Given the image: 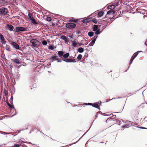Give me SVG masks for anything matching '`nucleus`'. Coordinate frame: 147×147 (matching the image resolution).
<instances>
[{
	"label": "nucleus",
	"instance_id": "obj_1",
	"mask_svg": "<svg viewBox=\"0 0 147 147\" xmlns=\"http://www.w3.org/2000/svg\"><path fill=\"white\" fill-rule=\"evenodd\" d=\"M30 42L32 44V46L35 47H38L39 46L40 42L38 40L36 39L30 40Z\"/></svg>",
	"mask_w": 147,
	"mask_h": 147
},
{
	"label": "nucleus",
	"instance_id": "obj_2",
	"mask_svg": "<svg viewBox=\"0 0 147 147\" xmlns=\"http://www.w3.org/2000/svg\"><path fill=\"white\" fill-rule=\"evenodd\" d=\"M8 12L7 9L5 7H1L0 8V14L1 16L6 15Z\"/></svg>",
	"mask_w": 147,
	"mask_h": 147
},
{
	"label": "nucleus",
	"instance_id": "obj_3",
	"mask_svg": "<svg viewBox=\"0 0 147 147\" xmlns=\"http://www.w3.org/2000/svg\"><path fill=\"white\" fill-rule=\"evenodd\" d=\"M28 30V28H27L18 26L16 28V32H18L21 31L23 32L27 31Z\"/></svg>",
	"mask_w": 147,
	"mask_h": 147
},
{
	"label": "nucleus",
	"instance_id": "obj_4",
	"mask_svg": "<svg viewBox=\"0 0 147 147\" xmlns=\"http://www.w3.org/2000/svg\"><path fill=\"white\" fill-rule=\"evenodd\" d=\"M28 16L29 19L31 21L32 23L34 24H38V23L36 22L35 19L32 16V14L30 13H29L28 14Z\"/></svg>",
	"mask_w": 147,
	"mask_h": 147
},
{
	"label": "nucleus",
	"instance_id": "obj_5",
	"mask_svg": "<svg viewBox=\"0 0 147 147\" xmlns=\"http://www.w3.org/2000/svg\"><path fill=\"white\" fill-rule=\"evenodd\" d=\"M65 26L66 28L71 29L74 28L76 26V25L73 23H69L67 24Z\"/></svg>",
	"mask_w": 147,
	"mask_h": 147
},
{
	"label": "nucleus",
	"instance_id": "obj_6",
	"mask_svg": "<svg viewBox=\"0 0 147 147\" xmlns=\"http://www.w3.org/2000/svg\"><path fill=\"white\" fill-rule=\"evenodd\" d=\"M12 47L17 49H19V46L17 43L15 42H11V43Z\"/></svg>",
	"mask_w": 147,
	"mask_h": 147
},
{
	"label": "nucleus",
	"instance_id": "obj_7",
	"mask_svg": "<svg viewBox=\"0 0 147 147\" xmlns=\"http://www.w3.org/2000/svg\"><path fill=\"white\" fill-rule=\"evenodd\" d=\"M5 28L6 29H8L10 31H12L13 30V26L9 24H7L5 26Z\"/></svg>",
	"mask_w": 147,
	"mask_h": 147
},
{
	"label": "nucleus",
	"instance_id": "obj_8",
	"mask_svg": "<svg viewBox=\"0 0 147 147\" xmlns=\"http://www.w3.org/2000/svg\"><path fill=\"white\" fill-rule=\"evenodd\" d=\"M57 56H56V54H54L53 56L49 58L50 60L52 61V62H53L55 60H57Z\"/></svg>",
	"mask_w": 147,
	"mask_h": 147
},
{
	"label": "nucleus",
	"instance_id": "obj_9",
	"mask_svg": "<svg viewBox=\"0 0 147 147\" xmlns=\"http://www.w3.org/2000/svg\"><path fill=\"white\" fill-rule=\"evenodd\" d=\"M11 61L12 62L17 64H19L21 63L20 62V60L18 59H11Z\"/></svg>",
	"mask_w": 147,
	"mask_h": 147
},
{
	"label": "nucleus",
	"instance_id": "obj_10",
	"mask_svg": "<svg viewBox=\"0 0 147 147\" xmlns=\"http://www.w3.org/2000/svg\"><path fill=\"white\" fill-rule=\"evenodd\" d=\"M61 38L62 39L64 40L65 42H69V40L66 38V37L63 35L61 36Z\"/></svg>",
	"mask_w": 147,
	"mask_h": 147
},
{
	"label": "nucleus",
	"instance_id": "obj_11",
	"mask_svg": "<svg viewBox=\"0 0 147 147\" xmlns=\"http://www.w3.org/2000/svg\"><path fill=\"white\" fill-rule=\"evenodd\" d=\"M104 13V12L102 11H99L98 12V15L97 16L99 18L102 16L103 15Z\"/></svg>",
	"mask_w": 147,
	"mask_h": 147
},
{
	"label": "nucleus",
	"instance_id": "obj_12",
	"mask_svg": "<svg viewBox=\"0 0 147 147\" xmlns=\"http://www.w3.org/2000/svg\"><path fill=\"white\" fill-rule=\"evenodd\" d=\"M93 107H95L96 108H97L99 110L100 109V108L99 106L98 105V103L96 102L94 104H93V106H92Z\"/></svg>",
	"mask_w": 147,
	"mask_h": 147
},
{
	"label": "nucleus",
	"instance_id": "obj_13",
	"mask_svg": "<svg viewBox=\"0 0 147 147\" xmlns=\"http://www.w3.org/2000/svg\"><path fill=\"white\" fill-rule=\"evenodd\" d=\"M0 38L2 42L3 43H5V38L2 35L1 33H0Z\"/></svg>",
	"mask_w": 147,
	"mask_h": 147
},
{
	"label": "nucleus",
	"instance_id": "obj_14",
	"mask_svg": "<svg viewBox=\"0 0 147 147\" xmlns=\"http://www.w3.org/2000/svg\"><path fill=\"white\" fill-rule=\"evenodd\" d=\"M141 52V51H138L136 53H135L133 55V56L131 58H134V59L138 55L139 53Z\"/></svg>",
	"mask_w": 147,
	"mask_h": 147
},
{
	"label": "nucleus",
	"instance_id": "obj_15",
	"mask_svg": "<svg viewBox=\"0 0 147 147\" xmlns=\"http://www.w3.org/2000/svg\"><path fill=\"white\" fill-rule=\"evenodd\" d=\"M64 52L62 51H59L58 53V55L60 57H61L63 55Z\"/></svg>",
	"mask_w": 147,
	"mask_h": 147
},
{
	"label": "nucleus",
	"instance_id": "obj_16",
	"mask_svg": "<svg viewBox=\"0 0 147 147\" xmlns=\"http://www.w3.org/2000/svg\"><path fill=\"white\" fill-rule=\"evenodd\" d=\"M114 11L111 10L107 12V14L109 15H113L114 14Z\"/></svg>",
	"mask_w": 147,
	"mask_h": 147
},
{
	"label": "nucleus",
	"instance_id": "obj_17",
	"mask_svg": "<svg viewBox=\"0 0 147 147\" xmlns=\"http://www.w3.org/2000/svg\"><path fill=\"white\" fill-rule=\"evenodd\" d=\"M98 26L96 25H94L92 28L93 30V31H95L96 30H97L98 29Z\"/></svg>",
	"mask_w": 147,
	"mask_h": 147
},
{
	"label": "nucleus",
	"instance_id": "obj_18",
	"mask_svg": "<svg viewBox=\"0 0 147 147\" xmlns=\"http://www.w3.org/2000/svg\"><path fill=\"white\" fill-rule=\"evenodd\" d=\"M131 125H132L131 124H127L125 125H123L122 126V127H123V128L125 127L126 128H127L130 127Z\"/></svg>",
	"mask_w": 147,
	"mask_h": 147
},
{
	"label": "nucleus",
	"instance_id": "obj_19",
	"mask_svg": "<svg viewBox=\"0 0 147 147\" xmlns=\"http://www.w3.org/2000/svg\"><path fill=\"white\" fill-rule=\"evenodd\" d=\"M90 21L89 18H86L84 20L82 21V22L84 23H88Z\"/></svg>",
	"mask_w": 147,
	"mask_h": 147
},
{
	"label": "nucleus",
	"instance_id": "obj_20",
	"mask_svg": "<svg viewBox=\"0 0 147 147\" xmlns=\"http://www.w3.org/2000/svg\"><path fill=\"white\" fill-rule=\"evenodd\" d=\"M63 60L66 62H72V61H71L72 60L71 59H63Z\"/></svg>",
	"mask_w": 147,
	"mask_h": 147
},
{
	"label": "nucleus",
	"instance_id": "obj_21",
	"mask_svg": "<svg viewBox=\"0 0 147 147\" xmlns=\"http://www.w3.org/2000/svg\"><path fill=\"white\" fill-rule=\"evenodd\" d=\"M115 6L114 5H109L108 7L109 8L111 9H113L115 8Z\"/></svg>",
	"mask_w": 147,
	"mask_h": 147
},
{
	"label": "nucleus",
	"instance_id": "obj_22",
	"mask_svg": "<svg viewBox=\"0 0 147 147\" xmlns=\"http://www.w3.org/2000/svg\"><path fill=\"white\" fill-rule=\"evenodd\" d=\"M94 32V33L96 35H99L100 33V30L98 29Z\"/></svg>",
	"mask_w": 147,
	"mask_h": 147
},
{
	"label": "nucleus",
	"instance_id": "obj_23",
	"mask_svg": "<svg viewBox=\"0 0 147 147\" xmlns=\"http://www.w3.org/2000/svg\"><path fill=\"white\" fill-rule=\"evenodd\" d=\"M78 51L80 53H82L84 51L82 47H80L78 49Z\"/></svg>",
	"mask_w": 147,
	"mask_h": 147
},
{
	"label": "nucleus",
	"instance_id": "obj_24",
	"mask_svg": "<svg viewBox=\"0 0 147 147\" xmlns=\"http://www.w3.org/2000/svg\"><path fill=\"white\" fill-rule=\"evenodd\" d=\"M94 32H88V34L89 37H92L94 35Z\"/></svg>",
	"mask_w": 147,
	"mask_h": 147
},
{
	"label": "nucleus",
	"instance_id": "obj_25",
	"mask_svg": "<svg viewBox=\"0 0 147 147\" xmlns=\"http://www.w3.org/2000/svg\"><path fill=\"white\" fill-rule=\"evenodd\" d=\"M55 48V47L51 45L49 46V49L51 50H53Z\"/></svg>",
	"mask_w": 147,
	"mask_h": 147
},
{
	"label": "nucleus",
	"instance_id": "obj_26",
	"mask_svg": "<svg viewBox=\"0 0 147 147\" xmlns=\"http://www.w3.org/2000/svg\"><path fill=\"white\" fill-rule=\"evenodd\" d=\"M69 53H67L65 54L64 55H63V57L65 58H67L69 56Z\"/></svg>",
	"mask_w": 147,
	"mask_h": 147
},
{
	"label": "nucleus",
	"instance_id": "obj_27",
	"mask_svg": "<svg viewBox=\"0 0 147 147\" xmlns=\"http://www.w3.org/2000/svg\"><path fill=\"white\" fill-rule=\"evenodd\" d=\"M77 45V43L76 41L72 42V45L74 47H77L76 46Z\"/></svg>",
	"mask_w": 147,
	"mask_h": 147
},
{
	"label": "nucleus",
	"instance_id": "obj_28",
	"mask_svg": "<svg viewBox=\"0 0 147 147\" xmlns=\"http://www.w3.org/2000/svg\"><path fill=\"white\" fill-rule=\"evenodd\" d=\"M7 104L8 105V106L11 109H14V107L13 106L11 105L10 104H9V103L7 102Z\"/></svg>",
	"mask_w": 147,
	"mask_h": 147
},
{
	"label": "nucleus",
	"instance_id": "obj_29",
	"mask_svg": "<svg viewBox=\"0 0 147 147\" xmlns=\"http://www.w3.org/2000/svg\"><path fill=\"white\" fill-rule=\"evenodd\" d=\"M82 57V55L81 54H80L78 56L77 58L78 59L80 60H81V59Z\"/></svg>",
	"mask_w": 147,
	"mask_h": 147
},
{
	"label": "nucleus",
	"instance_id": "obj_30",
	"mask_svg": "<svg viewBox=\"0 0 147 147\" xmlns=\"http://www.w3.org/2000/svg\"><path fill=\"white\" fill-rule=\"evenodd\" d=\"M92 21L95 24H96L97 23V20L94 18L92 19Z\"/></svg>",
	"mask_w": 147,
	"mask_h": 147
},
{
	"label": "nucleus",
	"instance_id": "obj_31",
	"mask_svg": "<svg viewBox=\"0 0 147 147\" xmlns=\"http://www.w3.org/2000/svg\"><path fill=\"white\" fill-rule=\"evenodd\" d=\"M113 117V118H115L116 117V115H113L112 116V117H109V118L107 120H106V122L108 121V120H109V119H112V118Z\"/></svg>",
	"mask_w": 147,
	"mask_h": 147
},
{
	"label": "nucleus",
	"instance_id": "obj_32",
	"mask_svg": "<svg viewBox=\"0 0 147 147\" xmlns=\"http://www.w3.org/2000/svg\"><path fill=\"white\" fill-rule=\"evenodd\" d=\"M134 58H132L131 57V59H130V63H129V67H128V69L130 67V65L131 64V63H132V61H133L134 60Z\"/></svg>",
	"mask_w": 147,
	"mask_h": 147
},
{
	"label": "nucleus",
	"instance_id": "obj_33",
	"mask_svg": "<svg viewBox=\"0 0 147 147\" xmlns=\"http://www.w3.org/2000/svg\"><path fill=\"white\" fill-rule=\"evenodd\" d=\"M42 44L44 45H46L47 44V42L45 40L43 41L42 42Z\"/></svg>",
	"mask_w": 147,
	"mask_h": 147
},
{
	"label": "nucleus",
	"instance_id": "obj_34",
	"mask_svg": "<svg viewBox=\"0 0 147 147\" xmlns=\"http://www.w3.org/2000/svg\"><path fill=\"white\" fill-rule=\"evenodd\" d=\"M47 20L48 22H50L51 20V18L50 17H48L47 18Z\"/></svg>",
	"mask_w": 147,
	"mask_h": 147
},
{
	"label": "nucleus",
	"instance_id": "obj_35",
	"mask_svg": "<svg viewBox=\"0 0 147 147\" xmlns=\"http://www.w3.org/2000/svg\"><path fill=\"white\" fill-rule=\"evenodd\" d=\"M69 21L71 22H77L76 20H69Z\"/></svg>",
	"mask_w": 147,
	"mask_h": 147
},
{
	"label": "nucleus",
	"instance_id": "obj_36",
	"mask_svg": "<svg viewBox=\"0 0 147 147\" xmlns=\"http://www.w3.org/2000/svg\"><path fill=\"white\" fill-rule=\"evenodd\" d=\"M0 134H4V135H5V134H9L8 133H6V132H3V131H0Z\"/></svg>",
	"mask_w": 147,
	"mask_h": 147
},
{
	"label": "nucleus",
	"instance_id": "obj_37",
	"mask_svg": "<svg viewBox=\"0 0 147 147\" xmlns=\"http://www.w3.org/2000/svg\"><path fill=\"white\" fill-rule=\"evenodd\" d=\"M8 147H20V145L18 144H15L13 146Z\"/></svg>",
	"mask_w": 147,
	"mask_h": 147
},
{
	"label": "nucleus",
	"instance_id": "obj_38",
	"mask_svg": "<svg viewBox=\"0 0 147 147\" xmlns=\"http://www.w3.org/2000/svg\"><path fill=\"white\" fill-rule=\"evenodd\" d=\"M94 45V44L92 43V42H91L89 45L87 46V47H88L89 46H92Z\"/></svg>",
	"mask_w": 147,
	"mask_h": 147
},
{
	"label": "nucleus",
	"instance_id": "obj_39",
	"mask_svg": "<svg viewBox=\"0 0 147 147\" xmlns=\"http://www.w3.org/2000/svg\"><path fill=\"white\" fill-rule=\"evenodd\" d=\"M96 40L95 39H93V40H92L91 42H92V43L94 44Z\"/></svg>",
	"mask_w": 147,
	"mask_h": 147
},
{
	"label": "nucleus",
	"instance_id": "obj_40",
	"mask_svg": "<svg viewBox=\"0 0 147 147\" xmlns=\"http://www.w3.org/2000/svg\"><path fill=\"white\" fill-rule=\"evenodd\" d=\"M62 59H57V62H62V61L63 60Z\"/></svg>",
	"mask_w": 147,
	"mask_h": 147
},
{
	"label": "nucleus",
	"instance_id": "obj_41",
	"mask_svg": "<svg viewBox=\"0 0 147 147\" xmlns=\"http://www.w3.org/2000/svg\"><path fill=\"white\" fill-rule=\"evenodd\" d=\"M13 100V97L12 96H11V97L10 100L11 101V102L12 103V101Z\"/></svg>",
	"mask_w": 147,
	"mask_h": 147
},
{
	"label": "nucleus",
	"instance_id": "obj_42",
	"mask_svg": "<svg viewBox=\"0 0 147 147\" xmlns=\"http://www.w3.org/2000/svg\"><path fill=\"white\" fill-rule=\"evenodd\" d=\"M100 113L99 112H97L96 115L95 116V117H96V118L98 116V114Z\"/></svg>",
	"mask_w": 147,
	"mask_h": 147
},
{
	"label": "nucleus",
	"instance_id": "obj_43",
	"mask_svg": "<svg viewBox=\"0 0 147 147\" xmlns=\"http://www.w3.org/2000/svg\"><path fill=\"white\" fill-rule=\"evenodd\" d=\"M28 129V128H26L25 129H24V128H23V129H20V131H24V130L25 129Z\"/></svg>",
	"mask_w": 147,
	"mask_h": 147
},
{
	"label": "nucleus",
	"instance_id": "obj_44",
	"mask_svg": "<svg viewBox=\"0 0 147 147\" xmlns=\"http://www.w3.org/2000/svg\"><path fill=\"white\" fill-rule=\"evenodd\" d=\"M139 128H140L142 129H147V128H145V127H139Z\"/></svg>",
	"mask_w": 147,
	"mask_h": 147
},
{
	"label": "nucleus",
	"instance_id": "obj_45",
	"mask_svg": "<svg viewBox=\"0 0 147 147\" xmlns=\"http://www.w3.org/2000/svg\"><path fill=\"white\" fill-rule=\"evenodd\" d=\"M69 37L70 38H73V36L72 35H69Z\"/></svg>",
	"mask_w": 147,
	"mask_h": 147
},
{
	"label": "nucleus",
	"instance_id": "obj_46",
	"mask_svg": "<svg viewBox=\"0 0 147 147\" xmlns=\"http://www.w3.org/2000/svg\"><path fill=\"white\" fill-rule=\"evenodd\" d=\"M28 143L30 144H32V145H36L35 144H32V143H31L30 142H28Z\"/></svg>",
	"mask_w": 147,
	"mask_h": 147
},
{
	"label": "nucleus",
	"instance_id": "obj_47",
	"mask_svg": "<svg viewBox=\"0 0 147 147\" xmlns=\"http://www.w3.org/2000/svg\"><path fill=\"white\" fill-rule=\"evenodd\" d=\"M88 105H91L92 106L93 105V104L91 103H88Z\"/></svg>",
	"mask_w": 147,
	"mask_h": 147
},
{
	"label": "nucleus",
	"instance_id": "obj_48",
	"mask_svg": "<svg viewBox=\"0 0 147 147\" xmlns=\"http://www.w3.org/2000/svg\"><path fill=\"white\" fill-rule=\"evenodd\" d=\"M71 61H72V62H76V61H75V59H73V60H71Z\"/></svg>",
	"mask_w": 147,
	"mask_h": 147
},
{
	"label": "nucleus",
	"instance_id": "obj_49",
	"mask_svg": "<svg viewBox=\"0 0 147 147\" xmlns=\"http://www.w3.org/2000/svg\"><path fill=\"white\" fill-rule=\"evenodd\" d=\"M98 36H95L93 38H92V39H95L96 40V39L97 38Z\"/></svg>",
	"mask_w": 147,
	"mask_h": 147
},
{
	"label": "nucleus",
	"instance_id": "obj_50",
	"mask_svg": "<svg viewBox=\"0 0 147 147\" xmlns=\"http://www.w3.org/2000/svg\"><path fill=\"white\" fill-rule=\"evenodd\" d=\"M78 45H79V46H81V45H83V44H82V43H78Z\"/></svg>",
	"mask_w": 147,
	"mask_h": 147
},
{
	"label": "nucleus",
	"instance_id": "obj_51",
	"mask_svg": "<svg viewBox=\"0 0 147 147\" xmlns=\"http://www.w3.org/2000/svg\"><path fill=\"white\" fill-rule=\"evenodd\" d=\"M17 131L18 132V133H20V130L19 129V130H17Z\"/></svg>",
	"mask_w": 147,
	"mask_h": 147
},
{
	"label": "nucleus",
	"instance_id": "obj_52",
	"mask_svg": "<svg viewBox=\"0 0 147 147\" xmlns=\"http://www.w3.org/2000/svg\"><path fill=\"white\" fill-rule=\"evenodd\" d=\"M6 48L7 50H9V47L7 48V47H6Z\"/></svg>",
	"mask_w": 147,
	"mask_h": 147
},
{
	"label": "nucleus",
	"instance_id": "obj_53",
	"mask_svg": "<svg viewBox=\"0 0 147 147\" xmlns=\"http://www.w3.org/2000/svg\"><path fill=\"white\" fill-rule=\"evenodd\" d=\"M146 42H145L144 44H145V45L147 46V44H146Z\"/></svg>",
	"mask_w": 147,
	"mask_h": 147
},
{
	"label": "nucleus",
	"instance_id": "obj_54",
	"mask_svg": "<svg viewBox=\"0 0 147 147\" xmlns=\"http://www.w3.org/2000/svg\"><path fill=\"white\" fill-rule=\"evenodd\" d=\"M85 134H84V135H83L82 136V137L81 138H80V139H81L82 137L83 136L85 135Z\"/></svg>",
	"mask_w": 147,
	"mask_h": 147
},
{
	"label": "nucleus",
	"instance_id": "obj_55",
	"mask_svg": "<svg viewBox=\"0 0 147 147\" xmlns=\"http://www.w3.org/2000/svg\"><path fill=\"white\" fill-rule=\"evenodd\" d=\"M127 122H129V123H130V122H131L130 121H127Z\"/></svg>",
	"mask_w": 147,
	"mask_h": 147
},
{
	"label": "nucleus",
	"instance_id": "obj_56",
	"mask_svg": "<svg viewBox=\"0 0 147 147\" xmlns=\"http://www.w3.org/2000/svg\"><path fill=\"white\" fill-rule=\"evenodd\" d=\"M99 102H100V105L101 103V102L100 101H99Z\"/></svg>",
	"mask_w": 147,
	"mask_h": 147
},
{
	"label": "nucleus",
	"instance_id": "obj_57",
	"mask_svg": "<svg viewBox=\"0 0 147 147\" xmlns=\"http://www.w3.org/2000/svg\"><path fill=\"white\" fill-rule=\"evenodd\" d=\"M15 115V114H14V115H12L11 116V117H13V116H14Z\"/></svg>",
	"mask_w": 147,
	"mask_h": 147
},
{
	"label": "nucleus",
	"instance_id": "obj_58",
	"mask_svg": "<svg viewBox=\"0 0 147 147\" xmlns=\"http://www.w3.org/2000/svg\"><path fill=\"white\" fill-rule=\"evenodd\" d=\"M38 131H39V132H40V133L41 132L40 131V130H38Z\"/></svg>",
	"mask_w": 147,
	"mask_h": 147
},
{
	"label": "nucleus",
	"instance_id": "obj_59",
	"mask_svg": "<svg viewBox=\"0 0 147 147\" xmlns=\"http://www.w3.org/2000/svg\"><path fill=\"white\" fill-rule=\"evenodd\" d=\"M76 106H77V105H74V106H73V107H76Z\"/></svg>",
	"mask_w": 147,
	"mask_h": 147
},
{
	"label": "nucleus",
	"instance_id": "obj_60",
	"mask_svg": "<svg viewBox=\"0 0 147 147\" xmlns=\"http://www.w3.org/2000/svg\"><path fill=\"white\" fill-rule=\"evenodd\" d=\"M127 71V70H125V72H126V71Z\"/></svg>",
	"mask_w": 147,
	"mask_h": 147
},
{
	"label": "nucleus",
	"instance_id": "obj_61",
	"mask_svg": "<svg viewBox=\"0 0 147 147\" xmlns=\"http://www.w3.org/2000/svg\"><path fill=\"white\" fill-rule=\"evenodd\" d=\"M112 72V71H110V72Z\"/></svg>",
	"mask_w": 147,
	"mask_h": 147
},
{
	"label": "nucleus",
	"instance_id": "obj_62",
	"mask_svg": "<svg viewBox=\"0 0 147 147\" xmlns=\"http://www.w3.org/2000/svg\"><path fill=\"white\" fill-rule=\"evenodd\" d=\"M67 103H70V102H68Z\"/></svg>",
	"mask_w": 147,
	"mask_h": 147
},
{
	"label": "nucleus",
	"instance_id": "obj_63",
	"mask_svg": "<svg viewBox=\"0 0 147 147\" xmlns=\"http://www.w3.org/2000/svg\"><path fill=\"white\" fill-rule=\"evenodd\" d=\"M75 144V143H74V144Z\"/></svg>",
	"mask_w": 147,
	"mask_h": 147
},
{
	"label": "nucleus",
	"instance_id": "obj_64",
	"mask_svg": "<svg viewBox=\"0 0 147 147\" xmlns=\"http://www.w3.org/2000/svg\"><path fill=\"white\" fill-rule=\"evenodd\" d=\"M146 119V118H144V119L145 120Z\"/></svg>",
	"mask_w": 147,
	"mask_h": 147
}]
</instances>
